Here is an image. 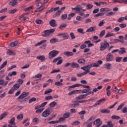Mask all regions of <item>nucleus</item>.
<instances>
[{
    "label": "nucleus",
    "mask_w": 127,
    "mask_h": 127,
    "mask_svg": "<svg viewBox=\"0 0 127 127\" xmlns=\"http://www.w3.org/2000/svg\"><path fill=\"white\" fill-rule=\"evenodd\" d=\"M55 32V29H50V30H46L44 31V34H43L42 36L43 37H46L47 36H49L51 33H54Z\"/></svg>",
    "instance_id": "1"
},
{
    "label": "nucleus",
    "mask_w": 127,
    "mask_h": 127,
    "mask_svg": "<svg viewBox=\"0 0 127 127\" xmlns=\"http://www.w3.org/2000/svg\"><path fill=\"white\" fill-rule=\"evenodd\" d=\"M110 46V44L108 43V42L105 41L104 43H101V46L100 47V51H104L107 47H109Z\"/></svg>",
    "instance_id": "2"
},
{
    "label": "nucleus",
    "mask_w": 127,
    "mask_h": 127,
    "mask_svg": "<svg viewBox=\"0 0 127 127\" xmlns=\"http://www.w3.org/2000/svg\"><path fill=\"white\" fill-rule=\"evenodd\" d=\"M59 53V51L56 50H53L49 53V59L53 58L56 56Z\"/></svg>",
    "instance_id": "3"
},
{
    "label": "nucleus",
    "mask_w": 127,
    "mask_h": 127,
    "mask_svg": "<svg viewBox=\"0 0 127 127\" xmlns=\"http://www.w3.org/2000/svg\"><path fill=\"white\" fill-rule=\"evenodd\" d=\"M72 10H75L76 12H78V13H81V10H82V11H86V9H82L81 7V6L78 5L76 7H71Z\"/></svg>",
    "instance_id": "4"
},
{
    "label": "nucleus",
    "mask_w": 127,
    "mask_h": 127,
    "mask_svg": "<svg viewBox=\"0 0 127 127\" xmlns=\"http://www.w3.org/2000/svg\"><path fill=\"white\" fill-rule=\"evenodd\" d=\"M103 124V122L101 121L100 119H97L95 120V121L93 122V124L94 125H96V127H100Z\"/></svg>",
    "instance_id": "5"
},
{
    "label": "nucleus",
    "mask_w": 127,
    "mask_h": 127,
    "mask_svg": "<svg viewBox=\"0 0 127 127\" xmlns=\"http://www.w3.org/2000/svg\"><path fill=\"white\" fill-rule=\"evenodd\" d=\"M51 114V111H50V109H47L45 111L43 112L42 114V116L43 118H46L48 117Z\"/></svg>",
    "instance_id": "6"
},
{
    "label": "nucleus",
    "mask_w": 127,
    "mask_h": 127,
    "mask_svg": "<svg viewBox=\"0 0 127 127\" xmlns=\"http://www.w3.org/2000/svg\"><path fill=\"white\" fill-rule=\"evenodd\" d=\"M29 95V92H23L18 97V100H20V99H24L26 97H27Z\"/></svg>",
    "instance_id": "7"
},
{
    "label": "nucleus",
    "mask_w": 127,
    "mask_h": 127,
    "mask_svg": "<svg viewBox=\"0 0 127 127\" xmlns=\"http://www.w3.org/2000/svg\"><path fill=\"white\" fill-rule=\"evenodd\" d=\"M113 60H114V56L111 53L108 54L106 56V61H107V62H111V61H113Z\"/></svg>",
    "instance_id": "8"
},
{
    "label": "nucleus",
    "mask_w": 127,
    "mask_h": 127,
    "mask_svg": "<svg viewBox=\"0 0 127 127\" xmlns=\"http://www.w3.org/2000/svg\"><path fill=\"white\" fill-rule=\"evenodd\" d=\"M92 65V67H99V66H100V65H102V64H103V61L102 60H99L97 62V63H93L91 64Z\"/></svg>",
    "instance_id": "9"
},
{
    "label": "nucleus",
    "mask_w": 127,
    "mask_h": 127,
    "mask_svg": "<svg viewBox=\"0 0 127 127\" xmlns=\"http://www.w3.org/2000/svg\"><path fill=\"white\" fill-rule=\"evenodd\" d=\"M92 67H93V65H92V64H88L87 65H85V66L80 67V69H81L82 70H83V71H86V70L87 69H91V68H92Z\"/></svg>",
    "instance_id": "10"
},
{
    "label": "nucleus",
    "mask_w": 127,
    "mask_h": 127,
    "mask_svg": "<svg viewBox=\"0 0 127 127\" xmlns=\"http://www.w3.org/2000/svg\"><path fill=\"white\" fill-rule=\"evenodd\" d=\"M17 0H11L8 3L9 5H11V6H15L17 3Z\"/></svg>",
    "instance_id": "11"
},
{
    "label": "nucleus",
    "mask_w": 127,
    "mask_h": 127,
    "mask_svg": "<svg viewBox=\"0 0 127 127\" xmlns=\"http://www.w3.org/2000/svg\"><path fill=\"white\" fill-rule=\"evenodd\" d=\"M50 25L52 26V27H56L57 26V24H56V21L54 19H52L50 22Z\"/></svg>",
    "instance_id": "12"
},
{
    "label": "nucleus",
    "mask_w": 127,
    "mask_h": 127,
    "mask_svg": "<svg viewBox=\"0 0 127 127\" xmlns=\"http://www.w3.org/2000/svg\"><path fill=\"white\" fill-rule=\"evenodd\" d=\"M64 54L65 56H67V57H70V56H74V53L72 52H64Z\"/></svg>",
    "instance_id": "13"
},
{
    "label": "nucleus",
    "mask_w": 127,
    "mask_h": 127,
    "mask_svg": "<svg viewBox=\"0 0 127 127\" xmlns=\"http://www.w3.org/2000/svg\"><path fill=\"white\" fill-rule=\"evenodd\" d=\"M96 26L90 27L88 29L86 30V32H95L96 29Z\"/></svg>",
    "instance_id": "14"
},
{
    "label": "nucleus",
    "mask_w": 127,
    "mask_h": 127,
    "mask_svg": "<svg viewBox=\"0 0 127 127\" xmlns=\"http://www.w3.org/2000/svg\"><path fill=\"white\" fill-rule=\"evenodd\" d=\"M121 51H119L118 53L119 54H125L127 53V51H126V48L121 47L120 48Z\"/></svg>",
    "instance_id": "15"
},
{
    "label": "nucleus",
    "mask_w": 127,
    "mask_h": 127,
    "mask_svg": "<svg viewBox=\"0 0 127 127\" xmlns=\"http://www.w3.org/2000/svg\"><path fill=\"white\" fill-rule=\"evenodd\" d=\"M106 101V98H102L98 101H97L96 103L95 104L94 107H96V106H98L100 105V104L103 103V102H105Z\"/></svg>",
    "instance_id": "16"
},
{
    "label": "nucleus",
    "mask_w": 127,
    "mask_h": 127,
    "mask_svg": "<svg viewBox=\"0 0 127 127\" xmlns=\"http://www.w3.org/2000/svg\"><path fill=\"white\" fill-rule=\"evenodd\" d=\"M38 60H41L42 62H43L45 60H46V58L44 56H38L37 57Z\"/></svg>",
    "instance_id": "17"
},
{
    "label": "nucleus",
    "mask_w": 127,
    "mask_h": 127,
    "mask_svg": "<svg viewBox=\"0 0 127 127\" xmlns=\"http://www.w3.org/2000/svg\"><path fill=\"white\" fill-rule=\"evenodd\" d=\"M100 12H108L111 11V9L109 8H102L100 10Z\"/></svg>",
    "instance_id": "18"
},
{
    "label": "nucleus",
    "mask_w": 127,
    "mask_h": 127,
    "mask_svg": "<svg viewBox=\"0 0 127 127\" xmlns=\"http://www.w3.org/2000/svg\"><path fill=\"white\" fill-rule=\"evenodd\" d=\"M17 44H18V41H16L11 43L9 45V46L10 47L13 48V47H15V46H17Z\"/></svg>",
    "instance_id": "19"
},
{
    "label": "nucleus",
    "mask_w": 127,
    "mask_h": 127,
    "mask_svg": "<svg viewBox=\"0 0 127 127\" xmlns=\"http://www.w3.org/2000/svg\"><path fill=\"white\" fill-rule=\"evenodd\" d=\"M61 12H62V11L60 10H58L55 14L53 15V17L55 18L57 16H60V14H61Z\"/></svg>",
    "instance_id": "20"
},
{
    "label": "nucleus",
    "mask_w": 127,
    "mask_h": 127,
    "mask_svg": "<svg viewBox=\"0 0 127 127\" xmlns=\"http://www.w3.org/2000/svg\"><path fill=\"white\" fill-rule=\"evenodd\" d=\"M6 54L8 55H16V53L15 52H13L10 50H7L6 52Z\"/></svg>",
    "instance_id": "21"
},
{
    "label": "nucleus",
    "mask_w": 127,
    "mask_h": 127,
    "mask_svg": "<svg viewBox=\"0 0 127 127\" xmlns=\"http://www.w3.org/2000/svg\"><path fill=\"white\" fill-rule=\"evenodd\" d=\"M63 117L64 119H65V120L66 119H68V118H70V117H71V114L70 113H66L63 114Z\"/></svg>",
    "instance_id": "22"
},
{
    "label": "nucleus",
    "mask_w": 127,
    "mask_h": 127,
    "mask_svg": "<svg viewBox=\"0 0 127 127\" xmlns=\"http://www.w3.org/2000/svg\"><path fill=\"white\" fill-rule=\"evenodd\" d=\"M7 116V112H4L0 115V121L4 119Z\"/></svg>",
    "instance_id": "23"
},
{
    "label": "nucleus",
    "mask_w": 127,
    "mask_h": 127,
    "mask_svg": "<svg viewBox=\"0 0 127 127\" xmlns=\"http://www.w3.org/2000/svg\"><path fill=\"white\" fill-rule=\"evenodd\" d=\"M62 82H63V79H60V82L58 81V82H55V85L56 86H63V83H62Z\"/></svg>",
    "instance_id": "24"
},
{
    "label": "nucleus",
    "mask_w": 127,
    "mask_h": 127,
    "mask_svg": "<svg viewBox=\"0 0 127 127\" xmlns=\"http://www.w3.org/2000/svg\"><path fill=\"white\" fill-rule=\"evenodd\" d=\"M101 113H102V114H110L111 111L109 109H103L101 110Z\"/></svg>",
    "instance_id": "25"
},
{
    "label": "nucleus",
    "mask_w": 127,
    "mask_h": 127,
    "mask_svg": "<svg viewBox=\"0 0 127 127\" xmlns=\"http://www.w3.org/2000/svg\"><path fill=\"white\" fill-rule=\"evenodd\" d=\"M71 67L72 68H78V67H79V64L75 62H72L71 63Z\"/></svg>",
    "instance_id": "26"
},
{
    "label": "nucleus",
    "mask_w": 127,
    "mask_h": 127,
    "mask_svg": "<svg viewBox=\"0 0 127 127\" xmlns=\"http://www.w3.org/2000/svg\"><path fill=\"white\" fill-rule=\"evenodd\" d=\"M20 87V86L19 85V84H15L13 86L12 89H13L14 91H16V90H18V89H19Z\"/></svg>",
    "instance_id": "27"
},
{
    "label": "nucleus",
    "mask_w": 127,
    "mask_h": 127,
    "mask_svg": "<svg viewBox=\"0 0 127 127\" xmlns=\"http://www.w3.org/2000/svg\"><path fill=\"white\" fill-rule=\"evenodd\" d=\"M105 67L107 70H111L112 69V64L110 63H107L105 64Z\"/></svg>",
    "instance_id": "28"
},
{
    "label": "nucleus",
    "mask_w": 127,
    "mask_h": 127,
    "mask_svg": "<svg viewBox=\"0 0 127 127\" xmlns=\"http://www.w3.org/2000/svg\"><path fill=\"white\" fill-rule=\"evenodd\" d=\"M6 65H7V61H5V62H4L2 63V64L1 65V66H0V71L2 69H3V67H5V66H6Z\"/></svg>",
    "instance_id": "29"
},
{
    "label": "nucleus",
    "mask_w": 127,
    "mask_h": 127,
    "mask_svg": "<svg viewBox=\"0 0 127 127\" xmlns=\"http://www.w3.org/2000/svg\"><path fill=\"white\" fill-rule=\"evenodd\" d=\"M17 74V72H16L15 71H14L11 72H9L8 74V76H9V77H12V76H16Z\"/></svg>",
    "instance_id": "30"
},
{
    "label": "nucleus",
    "mask_w": 127,
    "mask_h": 127,
    "mask_svg": "<svg viewBox=\"0 0 127 127\" xmlns=\"http://www.w3.org/2000/svg\"><path fill=\"white\" fill-rule=\"evenodd\" d=\"M15 121V118L13 117L12 119H10L9 124H11V125H13V126H15L16 123L14 122Z\"/></svg>",
    "instance_id": "31"
},
{
    "label": "nucleus",
    "mask_w": 127,
    "mask_h": 127,
    "mask_svg": "<svg viewBox=\"0 0 127 127\" xmlns=\"http://www.w3.org/2000/svg\"><path fill=\"white\" fill-rule=\"evenodd\" d=\"M87 43H89V44H88V45H87V47H88V48H89V47H92L94 45V44L91 43V41H90V40L86 41L84 42V44H87Z\"/></svg>",
    "instance_id": "32"
},
{
    "label": "nucleus",
    "mask_w": 127,
    "mask_h": 127,
    "mask_svg": "<svg viewBox=\"0 0 127 127\" xmlns=\"http://www.w3.org/2000/svg\"><path fill=\"white\" fill-rule=\"evenodd\" d=\"M77 62L79 64H84V63L86 62V60H85V59H83V58L80 59L78 60H77Z\"/></svg>",
    "instance_id": "33"
},
{
    "label": "nucleus",
    "mask_w": 127,
    "mask_h": 127,
    "mask_svg": "<svg viewBox=\"0 0 127 127\" xmlns=\"http://www.w3.org/2000/svg\"><path fill=\"white\" fill-rule=\"evenodd\" d=\"M47 41L46 40H43L39 42H38L36 45H35V46H39L41 45L43 43H45Z\"/></svg>",
    "instance_id": "34"
},
{
    "label": "nucleus",
    "mask_w": 127,
    "mask_h": 127,
    "mask_svg": "<svg viewBox=\"0 0 127 127\" xmlns=\"http://www.w3.org/2000/svg\"><path fill=\"white\" fill-rule=\"evenodd\" d=\"M17 11V9L15 8L13 10H10L8 11V13H9V14H13L14 13H15Z\"/></svg>",
    "instance_id": "35"
},
{
    "label": "nucleus",
    "mask_w": 127,
    "mask_h": 127,
    "mask_svg": "<svg viewBox=\"0 0 127 127\" xmlns=\"http://www.w3.org/2000/svg\"><path fill=\"white\" fill-rule=\"evenodd\" d=\"M79 92H81V94H86L88 92H90V89H83L82 90H78Z\"/></svg>",
    "instance_id": "36"
},
{
    "label": "nucleus",
    "mask_w": 127,
    "mask_h": 127,
    "mask_svg": "<svg viewBox=\"0 0 127 127\" xmlns=\"http://www.w3.org/2000/svg\"><path fill=\"white\" fill-rule=\"evenodd\" d=\"M50 42L52 44L56 43V42H58V39L52 38L50 40Z\"/></svg>",
    "instance_id": "37"
},
{
    "label": "nucleus",
    "mask_w": 127,
    "mask_h": 127,
    "mask_svg": "<svg viewBox=\"0 0 127 127\" xmlns=\"http://www.w3.org/2000/svg\"><path fill=\"white\" fill-rule=\"evenodd\" d=\"M63 122H65V118L64 117H61L57 121V124L59 123H63Z\"/></svg>",
    "instance_id": "38"
},
{
    "label": "nucleus",
    "mask_w": 127,
    "mask_h": 127,
    "mask_svg": "<svg viewBox=\"0 0 127 127\" xmlns=\"http://www.w3.org/2000/svg\"><path fill=\"white\" fill-rule=\"evenodd\" d=\"M105 34H106V30H102L100 34H99V37L100 38H102V37H103V36H104V35H105Z\"/></svg>",
    "instance_id": "39"
},
{
    "label": "nucleus",
    "mask_w": 127,
    "mask_h": 127,
    "mask_svg": "<svg viewBox=\"0 0 127 127\" xmlns=\"http://www.w3.org/2000/svg\"><path fill=\"white\" fill-rule=\"evenodd\" d=\"M75 16V13H71L68 15V17L67 18V20H71V17H74Z\"/></svg>",
    "instance_id": "40"
},
{
    "label": "nucleus",
    "mask_w": 127,
    "mask_h": 127,
    "mask_svg": "<svg viewBox=\"0 0 127 127\" xmlns=\"http://www.w3.org/2000/svg\"><path fill=\"white\" fill-rule=\"evenodd\" d=\"M112 36H115V34H114L113 33H111L109 32V33H108L106 34L105 38H108V37H111Z\"/></svg>",
    "instance_id": "41"
},
{
    "label": "nucleus",
    "mask_w": 127,
    "mask_h": 127,
    "mask_svg": "<svg viewBox=\"0 0 127 127\" xmlns=\"http://www.w3.org/2000/svg\"><path fill=\"white\" fill-rule=\"evenodd\" d=\"M111 119H112V120H120L121 117L117 115H113L111 117Z\"/></svg>",
    "instance_id": "42"
},
{
    "label": "nucleus",
    "mask_w": 127,
    "mask_h": 127,
    "mask_svg": "<svg viewBox=\"0 0 127 127\" xmlns=\"http://www.w3.org/2000/svg\"><path fill=\"white\" fill-rule=\"evenodd\" d=\"M60 59H62V57H58V58L54 59L53 60V63H56L57 61H59Z\"/></svg>",
    "instance_id": "43"
},
{
    "label": "nucleus",
    "mask_w": 127,
    "mask_h": 127,
    "mask_svg": "<svg viewBox=\"0 0 127 127\" xmlns=\"http://www.w3.org/2000/svg\"><path fill=\"white\" fill-rule=\"evenodd\" d=\"M67 27V25L66 24L63 23L60 26L59 28H60V29H63V28H65V27Z\"/></svg>",
    "instance_id": "44"
},
{
    "label": "nucleus",
    "mask_w": 127,
    "mask_h": 127,
    "mask_svg": "<svg viewBox=\"0 0 127 127\" xmlns=\"http://www.w3.org/2000/svg\"><path fill=\"white\" fill-rule=\"evenodd\" d=\"M115 92H117V93H118V94H123V92H124V90L122 89H117V90H114Z\"/></svg>",
    "instance_id": "45"
},
{
    "label": "nucleus",
    "mask_w": 127,
    "mask_h": 127,
    "mask_svg": "<svg viewBox=\"0 0 127 127\" xmlns=\"http://www.w3.org/2000/svg\"><path fill=\"white\" fill-rule=\"evenodd\" d=\"M79 125H80V121H75L71 124L72 126H78Z\"/></svg>",
    "instance_id": "46"
},
{
    "label": "nucleus",
    "mask_w": 127,
    "mask_h": 127,
    "mask_svg": "<svg viewBox=\"0 0 127 127\" xmlns=\"http://www.w3.org/2000/svg\"><path fill=\"white\" fill-rule=\"evenodd\" d=\"M23 119V114H20L17 116V120H22Z\"/></svg>",
    "instance_id": "47"
},
{
    "label": "nucleus",
    "mask_w": 127,
    "mask_h": 127,
    "mask_svg": "<svg viewBox=\"0 0 127 127\" xmlns=\"http://www.w3.org/2000/svg\"><path fill=\"white\" fill-rule=\"evenodd\" d=\"M56 105H57V103H56V102L54 101L52 103H51L49 104L50 107H51L52 108H53V107H55V106H56Z\"/></svg>",
    "instance_id": "48"
},
{
    "label": "nucleus",
    "mask_w": 127,
    "mask_h": 127,
    "mask_svg": "<svg viewBox=\"0 0 127 127\" xmlns=\"http://www.w3.org/2000/svg\"><path fill=\"white\" fill-rule=\"evenodd\" d=\"M34 8V7L32 5L28 8H25L24 10L25 11H29V10H31V9H33Z\"/></svg>",
    "instance_id": "49"
},
{
    "label": "nucleus",
    "mask_w": 127,
    "mask_h": 127,
    "mask_svg": "<svg viewBox=\"0 0 127 127\" xmlns=\"http://www.w3.org/2000/svg\"><path fill=\"white\" fill-rule=\"evenodd\" d=\"M36 98L33 97L29 100V104H31V103H32V102H36Z\"/></svg>",
    "instance_id": "50"
},
{
    "label": "nucleus",
    "mask_w": 127,
    "mask_h": 127,
    "mask_svg": "<svg viewBox=\"0 0 127 127\" xmlns=\"http://www.w3.org/2000/svg\"><path fill=\"white\" fill-rule=\"evenodd\" d=\"M105 23H106V22H105V21L104 20H101L100 22V23L98 24V26H99V27H102V26L103 25H104V24H105Z\"/></svg>",
    "instance_id": "51"
},
{
    "label": "nucleus",
    "mask_w": 127,
    "mask_h": 127,
    "mask_svg": "<svg viewBox=\"0 0 127 127\" xmlns=\"http://www.w3.org/2000/svg\"><path fill=\"white\" fill-rule=\"evenodd\" d=\"M77 32L81 33V34H84L85 32H84V29L82 28H79L77 29Z\"/></svg>",
    "instance_id": "52"
},
{
    "label": "nucleus",
    "mask_w": 127,
    "mask_h": 127,
    "mask_svg": "<svg viewBox=\"0 0 127 127\" xmlns=\"http://www.w3.org/2000/svg\"><path fill=\"white\" fill-rule=\"evenodd\" d=\"M122 59H123L122 57H117L116 58V62H121V61H122Z\"/></svg>",
    "instance_id": "53"
},
{
    "label": "nucleus",
    "mask_w": 127,
    "mask_h": 127,
    "mask_svg": "<svg viewBox=\"0 0 127 127\" xmlns=\"http://www.w3.org/2000/svg\"><path fill=\"white\" fill-rule=\"evenodd\" d=\"M93 6H94V5H93V4H88L86 5V7H87V9H92V8H93Z\"/></svg>",
    "instance_id": "54"
},
{
    "label": "nucleus",
    "mask_w": 127,
    "mask_h": 127,
    "mask_svg": "<svg viewBox=\"0 0 127 127\" xmlns=\"http://www.w3.org/2000/svg\"><path fill=\"white\" fill-rule=\"evenodd\" d=\"M17 82L18 85H19V86H20V85H22V84H23V80L19 79L18 80Z\"/></svg>",
    "instance_id": "55"
},
{
    "label": "nucleus",
    "mask_w": 127,
    "mask_h": 127,
    "mask_svg": "<svg viewBox=\"0 0 127 127\" xmlns=\"http://www.w3.org/2000/svg\"><path fill=\"white\" fill-rule=\"evenodd\" d=\"M68 17V15L67 14H64L62 15V19L64 20L66 19Z\"/></svg>",
    "instance_id": "56"
},
{
    "label": "nucleus",
    "mask_w": 127,
    "mask_h": 127,
    "mask_svg": "<svg viewBox=\"0 0 127 127\" xmlns=\"http://www.w3.org/2000/svg\"><path fill=\"white\" fill-rule=\"evenodd\" d=\"M47 46V45L46 44H44L40 47V48H41V49L45 50V49H46Z\"/></svg>",
    "instance_id": "57"
},
{
    "label": "nucleus",
    "mask_w": 127,
    "mask_h": 127,
    "mask_svg": "<svg viewBox=\"0 0 127 127\" xmlns=\"http://www.w3.org/2000/svg\"><path fill=\"white\" fill-rule=\"evenodd\" d=\"M86 75V73H85V71L83 72H82L81 73L78 74L77 75V77H83V76Z\"/></svg>",
    "instance_id": "58"
},
{
    "label": "nucleus",
    "mask_w": 127,
    "mask_h": 127,
    "mask_svg": "<svg viewBox=\"0 0 127 127\" xmlns=\"http://www.w3.org/2000/svg\"><path fill=\"white\" fill-rule=\"evenodd\" d=\"M122 112L123 114H127V107H125L123 109H122Z\"/></svg>",
    "instance_id": "59"
},
{
    "label": "nucleus",
    "mask_w": 127,
    "mask_h": 127,
    "mask_svg": "<svg viewBox=\"0 0 127 127\" xmlns=\"http://www.w3.org/2000/svg\"><path fill=\"white\" fill-rule=\"evenodd\" d=\"M119 27L121 28H125V27H127V24L124 23L120 24Z\"/></svg>",
    "instance_id": "60"
},
{
    "label": "nucleus",
    "mask_w": 127,
    "mask_h": 127,
    "mask_svg": "<svg viewBox=\"0 0 127 127\" xmlns=\"http://www.w3.org/2000/svg\"><path fill=\"white\" fill-rule=\"evenodd\" d=\"M42 77V74L39 73L37 75H35L34 78H35V79H37L38 78H41Z\"/></svg>",
    "instance_id": "61"
},
{
    "label": "nucleus",
    "mask_w": 127,
    "mask_h": 127,
    "mask_svg": "<svg viewBox=\"0 0 127 127\" xmlns=\"http://www.w3.org/2000/svg\"><path fill=\"white\" fill-rule=\"evenodd\" d=\"M70 37L71 39H75V35H74V33L72 32L70 33Z\"/></svg>",
    "instance_id": "62"
},
{
    "label": "nucleus",
    "mask_w": 127,
    "mask_h": 127,
    "mask_svg": "<svg viewBox=\"0 0 127 127\" xmlns=\"http://www.w3.org/2000/svg\"><path fill=\"white\" fill-rule=\"evenodd\" d=\"M113 14H115L114 12H113L112 11L106 13V16H110L111 15H113Z\"/></svg>",
    "instance_id": "63"
},
{
    "label": "nucleus",
    "mask_w": 127,
    "mask_h": 127,
    "mask_svg": "<svg viewBox=\"0 0 127 127\" xmlns=\"http://www.w3.org/2000/svg\"><path fill=\"white\" fill-rule=\"evenodd\" d=\"M75 100H83V96L82 95H80L75 98Z\"/></svg>",
    "instance_id": "64"
}]
</instances>
